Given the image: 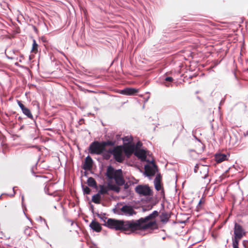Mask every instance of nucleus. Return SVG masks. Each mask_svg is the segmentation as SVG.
<instances>
[{
	"label": "nucleus",
	"instance_id": "obj_1",
	"mask_svg": "<svg viewBox=\"0 0 248 248\" xmlns=\"http://www.w3.org/2000/svg\"><path fill=\"white\" fill-rule=\"evenodd\" d=\"M157 215L158 212L154 211L152 214L143 219H140L136 222H128L126 223V224L123 221L109 218L106 222V225L109 228L115 229V230L124 229L126 225L132 231L153 229L156 226V222L154 218Z\"/></svg>",
	"mask_w": 248,
	"mask_h": 248
},
{
	"label": "nucleus",
	"instance_id": "obj_2",
	"mask_svg": "<svg viewBox=\"0 0 248 248\" xmlns=\"http://www.w3.org/2000/svg\"><path fill=\"white\" fill-rule=\"evenodd\" d=\"M107 175L110 181L114 180L116 184L119 186L124 184L122 172L121 170H115L112 167H109L107 170ZM108 186L109 189L111 190L117 192L119 191V187L115 185H112L110 182H108Z\"/></svg>",
	"mask_w": 248,
	"mask_h": 248
},
{
	"label": "nucleus",
	"instance_id": "obj_3",
	"mask_svg": "<svg viewBox=\"0 0 248 248\" xmlns=\"http://www.w3.org/2000/svg\"><path fill=\"white\" fill-rule=\"evenodd\" d=\"M106 143L93 142L90 146V152L91 154H100L105 149Z\"/></svg>",
	"mask_w": 248,
	"mask_h": 248
},
{
	"label": "nucleus",
	"instance_id": "obj_4",
	"mask_svg": "<svg viewBox=\"0 0 248 248\" xmlns=\"http://www.w3.org/2000/svg\"><path fill=\"white\" fill-rule=\"evenodd\" d=\"M110 152L113 155L115 159L118 162H122L124 158V152L122 146H117Z\"/></svg>",
	"mask_w": 248,
	"mask_h": 248
},
{
	"label": "nucleus",
	"instance_id": "obj_5",
	"mask_svg": "<svg viewBox=\"0 0 248 248\" xmlns=\"http://www.w3.org/2000/svg\"><path fill=\"white\" fill-rule=\"evenodd\" d=\"M136 192L140 196H149L151 194L152 190L147 186L139 185L135 188Z\"/></svg>",
	"mask_w": 248,
	"mask_h": 248
},
{
	"label": "nucleus",
	"instance_id": "obj_6",
	"mask_svg": "<svg viewBox=\"0 0 248 248\" xmlns=\"http://www.w3.org/2000/svg\"><path fill=\"white\" fill-rule=\"evenodd\" d=\"M156 171V167L154 163L145 166V173L148 176L154 175Z\"/></svg>",
	"mask_w": 248,
	"mask_h": 248
},
{
	"label": "nucleus",
	"instance_id": "obj_7",
	"mask_svg": "<svg viewBox=\"0 0 248 248\" xmlns=\"http://www.w3.org/2000/svg\"><path fill=\"white\" fill-rule=\"evenodd\" d=\"M124 154L127 156L130 155L132 153L135 151V145L134 144H129L122 146Z\"/></svg>",
	"mask_w": 248,
	"mask_h": 248
},
{
	"label": "nucleus",
	"instance_id": "obj_8",
	"mask_svg": "<svg viewBox=\"0 0 248 248\" xmlns=\"http://www.w3.org/2000/svg\"><path fill=\"white\" fill-rule=\"evenodd\" d=\"M244 234V232L241 227L239 225H238L236 223L234 227V237L236 238L240 239Z\"/></svg>",
	"mask_w": 248,
	"mask_h": 248
},
{
	"label": "nucleus",
	"instance_id": "obj_9",
	"mask_svg": "<svg viewBox=\"0 0 248 248\" xmlns=\"http://www.w3.org/2000/svg\"><path fill=\"white\" fill-rule=\"evenodd\" d=\"M134 154L141 161H145L147 153L144 150L136 149L134 152Z\"/></svg>",
	"mask_w": 248,
	"mask_h": 248
},
{
	"label": "nucleus",
	"instance_id": "obj_10",
	"mask_svg": "<svg viewBox=\"0 0 248 248\" xmlns=\"http://www.w3.org/2000/svg\"><path fill=\"white\" fill-rule=\"evenodd\" d=\"M123 214L126 216H131L135 214L134 211L130 206L125 205L121 209Z\"/></svg>",
	"mask_w": 248,
	"mask_h": 248
},
{
	"label": "nucleus",
	"instance_id": "obj_11",
	"mask_svg": "<svg viewBox=\"0 0 248 248\" xmlns=\"http://www.w3.org/2000/svg\"><path fill=\"white\" fill-rule=\"evenodd\" d=\"M138 92V91L134 88H126L124 90H121L120 93L126 95H131L135 94Z\"/></svg>",
	"mask_w": 248,
	"mask_h": 248
},
{
	"label": "nucleus",
	"instance_id": "obj_12",
	"mask_svg": "<svg viewBox=\"0 0 248 248\" xmlns=\"http://www.w3.org/2000/svg\"><path fill=\"white\" fill-rule=\"evenodd\" d=\"M17 103H18V105L19 106V107L22 109L23 113L25 115L27 116L28 117L31 118L32 117V115H31L30 110L28 108L25 107V106L21 103L20 101H18L17 102Z\"/></svg>",
	"mask_w": 248,
	"mask_h": 248
},
{
	"label": "nucleus",
	"instance_id": "obj_13",
	"mask_svg": "<svg viewBox=\"0 0 248 248\" xmlns=\"http://www.w3.org/2000/svg\"><path fill=\"white\" fill-rule=\"evenodd\" d=\"M90 226L93 230L97 232H99L101 230L100 224L95 221H93L91 223Z\"/></svg>",
	"mask_w": 248,
	"mask_h": 248
},
{
	"label": "nucleus",
	"instance_id": "obj_14",
	"mask_svg": "<svg viewBox=\"0 0 248 248\" xmlns=\"http://www.w3.org/2000/svg\"><path fill=\"white\" fill-rule=\"evenodd\" d=\"M92 165V159L89 156H88L85 159V164L84 165V168L86 169H89Z\"/></svg>",
	"mask_w": 248,
	"mask_h": 248
},
{
	"label": "nucleus",
	"instance_id": "obj_15",
	"mask_svg": "<svg viewBox=\"0 0 248 248\" xmlns=\"http://www.w3.org/2000/svg\"><path fill=\"white\" fill-rule=\"evenodd\" d=\"M216 160L218 163H220L227 159V156L224 154H218L215 156Z\"/></svg>",
	"mask_w": 248,
	"mask_h": 248
},
{
	"label": "nucleus",
	"instance_id": "obj_16",
	"mask_svg": "<svg viewBox=\"0 0 248 248\" xmlns=\"http://www.w3.org/2000/svg\"><path fill=\"white\" fill-rule=\"evenodd\" d=\"M155 186L157 190H159L161 188V186L160 183L159 177V176H156L155 181Z\"/></svg>",
	"mask_w": 248,
	"mask_h": 248
},
{
	"label": "nucleus",
	"instance_id": "obj_17",
	"mask_svg": "<svg viewBox=\"0 0 248 248\" xmlns=\"http://www.w3.org/2000/svg\"><path fill=\"white\" fill-rule=\"evenodd\" d=\"M101 200V194L98 193L97 194L93 196L92 201L96 203H98Z\"/></svg>",
	"mask_w": 248,
	"mask_h": 248
},
{
	"label": "nucleus",
	"instance_id": "obj_18",
	"mask_svg": "<svg viewBox=\"0 0 248 248\" xmlns=\"http://www.w3.org/2000/svg\"><path fill=\"white\" fill-rule=\"evenodd\" d=\"M124 141V145H126L129 144H132L131 143L132 141V138L131 136H126L123 139Z\"/></svg>",
	"mask_w": 248,
	"mask_h": 248
},
{
	"label": "nucleus",
	"instance_id": "obj_19",
	"mask_svg": "<svg viewBox=\"0 0 248 248\" xmlns=\"http://www.w3.org/2000/svg\"><path fill=\"white\" fill-rule=\"evenodd\" d=\"M87 183L89 186H94L96 185V183L93 178L90 177L88 178L87 180Z\"/></svg>",
	"mask_w": 248,
	"mask_h": 248
},
{
	"label": "nucleus",
	"instance_id": "obj_20",
	"mask_svg": "<svg viewBox=\"0 0 248 248\" xmlns=\"http://www.w3.org/2000/svg\"><path fill=\"white\" fill-rule=\"evenodd\" d=\"M37 47L38 45L36 44L35 40H33L31 51L34 53H36L37 51Z\"/></svg>",
	"mask_w": 248,
	"mask_h": 248
},
{
	"label": "nucleus",
	"instance_id": "obj_21",
	"mask_svg": "<svg viewBox=\"0 0 248 248\" xmlns=\"http://www.w3.org/2000/svg\"><path fill=\"white\" fill-rule=\"evenodd\" d=\"M108 192V188L104 186H101L100 187V191H99V193L100 194H104Z\"/></svg>",
	"mask_w": 248,
	"mask_h": 248
},
{
	"label": "nucleus",
	"instance_id": "obj_22",
	"mask_svg": "<svg viewBox=\"0 0 248 248\" xmlns=\"http://www.w3.org/2000/svg\"><path fill=\"white\" fill-rule=\"evenodd\" d=\"M238 240L239 239L238 238H236L234 237L232 243V246L233 248H238Z\"/></svg>",
	"mask_w": 248,
	"mask_h": 248
},
{
	"label": "nucleus",
	"instance_id": "obj_23",
	"mask_svg": "<svg viewBox=\"0 0 248 248\" xmlns=\"http://www.w3.org/2000/svg\"><path fill=\"white\" fill-rule=\"evenodd\" d=\"M168 218L169 217L167 215L162 214L161 221L163 222H166Z\"/></svg>",
	"mask_w": 248,
	"mask_h": 248
},
{
	"label": "nucleus",
	"instance_id": "obj_24",
	"mask_svg": "<svg viewBox=\"0 0 248 248\" xmlns=\"http://www.w3.org/2000/svg\"><path fill=\"white\" fill-rule=\"evenodd\" d=\"M84 192L86 194H89L90 192V189L89 187L85 186L83 187Z\"/></svg>",
	"mask_w": 248,
	"mask_h": 248
},
{
	"label": "nucleus",
	"instance_id": "obj_25",
	"mask_svg": "<svg viewBox=\"0 0 248 248\" xmlns=\"http://www.w3.org/2000/svg\"><path fill=\"white\" fill-rule=\"evenodd\" d=\"M165 80L167 81H172V78L170 77H167L165 78Z\"/></svg>",
	"mask_w": 248,
	"mask_h": 248
},
{
	"label": "nucleus",
	"instance_id": "obj_26",
	"mask_svg": "<svg viewBox=\"0 0 248 248\" xmlns=\"http://www.w3.org/2000/svg\"><path fill=\"white\" fill-rule=\"evenodd\" d=\"M141 145V143L140 142H138L137 144V148L140 147Z\"/></svg>",
	"mask_w": 248,
	"mask_h": 248
},
{
	"label": "nucleus",
	"instance_id": "obj_27",
	"mask_svg": "<svg viewBox=\"0 0 248 248\" xmlns=\"http://www.w3.org/2000/svg\"><path fill=\"white\" fill-rule=\"evenodd\" d=\"M205 172L207 171V169L206 168H205Z\"/></svg>",
	"mask_w": 248,
	"mask_h": 248
},
{
	"label": "nucleus",
	"instance_id": "obj_28",
	"mask_svg": "<svg viewBox=\"0 0 248 248\" xmlns=\"http://www.w3.org/2000/svg\"><path fill=\"white\" fill-rule=\"evenodd\" d=\"M206 175H205L204 176V177H203V178H205L206 177Z\"/></svg>",
	"mask_w": 248,
	"mask_h": 248
},
{
	"label": "nucleus",
	"instance_id": "obj_29",
	"mask_svg": "<svg viewBox=\"0 0 248 248\" xmlns=\"http://www.w3.org/2000/svg\"><path fill=\"white\" fill-rule=\"evenodd\" d=\"M165 217H164V219H165L166 216H164Z\"/></svg>",
	"mask_w": 248,
	"mask_h": 248
}]
</instances>
